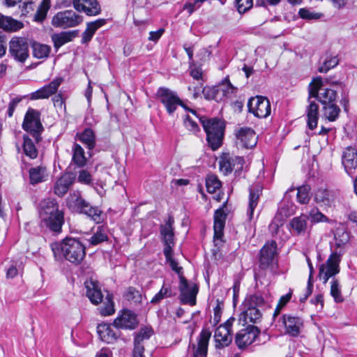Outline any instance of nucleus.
<instances>
[{"label":"nucleus","mask_w":357,"mask_h":357,"mask_svg":"<svg viewBox=\"0 0 357 357\" xmlns=\"http://www.w3.org/2000/svg\"><path fill=\"white\" fill-rule=\"evenodd\" d=\"M323 86L324 81L321 77L314 78L308 87L310 98H316L322 105L335 102L336 91Z\"/></svg>","instance_id":"20e7f679"},{"label":"nucleus","mask_w":357,"mask_h":357,"mask_svg":"<svg viewBox=\"0 0 357 357\" xmlns=\"http://www.w3.org/2000/svg\"><path fill=\"white\" fill-rule=\"evenodd\" d=\"M51 6L50 0H43L36 10L34 15V20L42 22L46 18L48 10Z\"/></svg>","instance_id":"de8ad7c7"},{"label":"nucleus","mask_w":357,"mask_h":357,"mask_svg":"<svg viewBox=\"0 0 357 357\" xmlns=\"http://www.w3.org/2000/svg\"><path fill=\"white\" fill-rule=\"evenodd\" d=\"M82 22V17L73 10H66L56 13L52 20L54 27L67 29L79 25Z\"/></svg>","instance_id":"0eeeda50"},{"label":"nucleus","mask_w":357,"mask_h":357,"mask_svg":"<svg viewBox=\"0 0 357 357\" xmlns=\"http://www.w3.org/2000/svg\"><path fill=\"white\" fill-rule=\"evenodd\" d=\"M278 255L277 243L275 241L267 242L261 249L259 266L261 269L266 270L276 263Z\"/></svg>","instance_id":"9b49d317"},{"label":"nucleus","mask_w":357,"mask_h":357,"mask_svg":"<svg viewBox=\"0 0 357 357\" xmlns=\"http://www.w3.org/2000/svg\"><path fill=\"white\" fill-rule=\"evenodd\" d=\"M174 220L173 217L169 216L165 224L160 226V233L164 243H174V229L173 227Z\"/></svg>","instance_id":"2f4dec72"},{"label":"nucleus","mask_w":357,"mask_h":357,"mask_svg":"<svg viewBox=\"0 0 357 357\" xmlns=\"http://www.w3.org/2000/svg\"><path fill=\"white\" fill-rule=\"evenodd\" d=\"M282 323L284 325L286 333L291 337L298 336L303 326V321L300 317L287 314L282 315Z\"/></svg>","instance_id":"a878e982"},{"label":"nucleus","mask_w":357,"mask_h":357,"mask_svg":"<svg viewBox=\"0 0 357 357\" xmlns=\"http://www.w3.org/2000/svg\"><path fill=\"white\" fill-rule=\"evenodd\" d=\"M123 298L128 301H132L135 303L140 302L141 294L139 291L133 287H129L126 289L123 295Z\"/></svg>","instance_id":"5fc2aeb1"},{"label":"nucleus","mask_w":357,"mask_h":357,"mask_svg":"<svg viewBox=\"0 0 357 357\" xmlns=\"http://www.w3.org/2000/svg\"><path fill=\"white\" fill-rule=\"evenodd\" d=\"M77 181L82 184L93 187L98 193H100L94 186L92 175L86 169H82L79 172Z\"/></svg>","instance_id":"3c124183"},{"label":"nucleus","mask_w":357,"mask_h":357,"mask_svg":"<svg viewBox=\"0 0 357 357\" xmlns=\"http://www.w3.org/2000/svg\"><path fill=\"white\" fill-rule=\"evenodd\" d=\"M228 208L227 203L225 202L221 207L215 210L214 213V241L218 240L222 241L224 236V228L225 226V221L228 215Z\"/></svg>","instance_id":"dca6fc26"},{"label":"nucleus","mask_w":357,"mask_h":357,"mask_svg":"<svg viewBox=\"0 0 357 357\" xmlns=\"http://www.w3.org/2000/svg\"><path fill=\"white\" fill-rule=\"evenodd\" d=\"M167 261L169 262L171 268L178 275L179 280H181V277H184L183 275V268L178 266V263L174 258Z\"/></svg>","instance_id":"338daca9"},{"label":"nucleus","mask_w":357,"mask_h":357,"mask_svg":"<svg viewBox=\"0 0 357 357\" xmlns=\"http://www.w3.org/2000/svg\"><path fill=\"white\" fill-rule=\"evenodd\" d=\"M310 187L309 185H303L298 188L297 200L302 204H307L310 199Z\"/></svg>","instance_id":"8fccbe9b"},{"label":"nucleus","mask_w":357,"mask_h":357,"mask_svg":"<svg viewBox=\"0 0 357 357\" xmlns=\"http://www.w3.org/2000/svg\"><path fill=\"white\" fill-rule=\"evenodd\" d=\"M153 330L148 327L142 328L138 333L135 334L134 347L132 350L133 357H144V347L143 342L149 340L153 335Z\"/></svg>","instance_id":"6ab92c4d"},{"label":"nucleus","mask_w":357,"mask_h":357,"mask_svg":"<svg viewBox=\"0 0 357 357\" xmlns=\"http://www.w3.org/2000/svg\"><path fill=\"white\" fill-rule=\"evenodd\" d=\"M307 102L308 105L305 109L307 125L308 128L312 130L317 126L319 107L314 100H312V98H310V95H308Z\"/></svg>","instance_id":"c756f323"},{"label":"nucleus","mask_w":357,"mask_h":357,"mask_svg":"<svg viewBox=\"0 0 357 357\" xmlns=\"http://www.w3.org/2000/svg\"><path fill=\"white\" fill-rule=\"evenodd\" d=\"M24 97L17 96L13 98L8 104L7 115L8 117H12L17 105L22 100Z\"/></svg>","instance_id":"0e129e2a"},{"label":"nucleus","mask_w":357,"mask_h":357,"mask_svg":"<svg viewBox=\"0 0 357 357\" xmlns=\"http://www.w3.org/2000/svg\"><path fill=\"white\" fill-rule=\"evenodd\" d=\"M84 286L86 289V295L92 303L97 305L102 302L103 296L98 281L87 280L84 282Z\"/></svg>","instance_id":"c85d7f7f"},{"label":"nucleus","mask_w":357,"mask_h":357,"mask_svg":"<svg viewBox=\"0 0 357 357\" xmlns=\"http://www.w3.org/2000/svg\"><path fill=\"white\" fill-rule=\"evenodd\" d=\"M243 306L249 307H256V308H264L266 307H270L268 303L265 301L264 297L258 294H252L246 297L245 299Z\"/></svg>","instance_id":"4c0bfd02"},{"label":"nucleus","mask_w":357,"mask_h":357,"mask_svg":"<svg viewBox=\"0 0 357 357\" xmlns=\"http://www.w3.org/2000/svg\"><path fill=\"white\" fill-rule=\"evenodd\" d=\"M234 321V317H230L215 329L214 339L216 348L221 349L231 344L232 341L231 327Z\"/></svg>","instance_id":"1a4fd4ad"},{"label":"nucleus","mask_w":357,"mask_h":357,"mask_svg":"<svg viewBox=\"0 0 357 357\" xmlns=\"http://www.w3.org/2000/svg\"><path fill=\"white\" fill-rule=\"evenodd\" d=\"M342 163L345 172L352 176L357 168V149L353 146L344 149L342 155Z\"/></svg>","instance_id":"412c9836"},{"label":"nucleus","mask_w":357,"mask_h":357,"mask_svg":"<svg viewBox=\"0 0 357 357\" xmlns=\"http://www.w3.org/2000/svg\"><path fill=\"white\" fill-rule=\"evenodd\" d=\"M62 82L63 78L61 77L54 79L49 84L45 85L38 90L31 93L30 98L31 100L48 98L50 96L54 94L57 91Z\"/></svg>","instance_id":"393cba45"},{"label":"nucleus","mask_w":357,"mask_h":357,"mask_svg":"<svg viewBox=\"0 0 357 357\" xmlns=\"http://www.w3.org/2000/svg\"><path fill=\"white\" fill-rule=\"evenodd\" d=\"M248 107L250 112L259 118H266L271 112L268 99L261 96L250 98L248 102Z\"/></svg>","instance_id":"9d476101"},{"label":"nucleus","mask_w":357,"mask_h":357,"mask_svg":"<svg viewBox=\"0 0 357 357\" xmlns=\"http://www.w3.org/2000/svg\"><path fill=\"white\" fill-rule=\"evenodd\" d=\"M308 217L309 219H310V222L312 223L328 221V218L317 208H314L310 211Z\"/></svg>","instance_id":"4d7b16f0"},{"label":"nucleus","mask_w":357,"mask_h":357,"mask_svg":"<svg viewBox=\"0 0 357 357\" xmlns=\"http://www.w3.org/2000/svg\"><path fill=\"white\" fill-rule=\"evenodd\" d=\"M30 183L35 185L45 181L46 168L43 166L32 167L29 171Z\"/></svg>","instance_id":"58836bf2"},{"label":"nucleus","mask_w":357,"mask_h":357,"mask_svg":"<svg viewBox=\"0 0 357 357\" xmlns=\"http://www.w3.org/2000/svg\"><path fill=\"white\" fill-rule=\"evenodd\" d=\"M239 13H245L253 6L252 0H235Z\"/></svg>","instance_id":"680f3d73"},{"label":"nucleus","mask_w":357,"mask_h":357,"mask_svg":"<svg viewBox=\"0 0 357 357\" xmlns=\"http://www.w3.org/2000/svg\"><path fill=\"white\" fill-rule=\"evenodd\" d=\"M22 128L30 133L36 142L41 140V134L44 128L40 121V112L29 107L24 118Z\"/></svg>","instance_id":"39448f33"},{"label":"nucleus","mask_w":357,"mask_h":357,"mask_svg":"<svg viewBox=\"0 0 357 357\" xmlns=\"http://www.w3.org/2000/svg\"><path fill=\"white\" fill-rule=\"evenodd\" d=\"M55 259L63 257L75 265L80 264L86 257V246L77 238L66 236L60 242L51 244Z\"/></svg>","instance_id":"f257e3e1"},{"label":"nucleus","mask_w":357,"mask_h":357,"mask_svg":"<svg viewBox=\"0 0 357 357\" xmlns=\"http://www.w3.org/2000/svg\"><path fill=\"white\" fill-rule=\"evenodd\" d=\"M322 110L324 117L329 121H335L339 117L340 112V109L335 102L324 105Z\"/></svg>","instance_id":"79ce46f5"},{"label":"nucleus","mask_w":357,"mask_h":357,"mask_svg":"<svg viewBox=\"0 0 357 357\" xmlns=\"http://www.w3.org/2000/svg\"><path fill=\"white\" fill-rule=\"evenodd\" d=\"M314 200L317 203L322 204L325 206H330L333 202V196L328 190L320 188L315 192Z\"/></svg>","instance_id":"37998d69"},{"label":"nucleus","mask_w":357,"mask_h":357,"mask_svg":"<svg viewBox=\"0 0 357 357\" xmlns=\"http://www.w3.org/2000/svg\"><path fill=\"white\" fill-rule=\"evenodd\" d=\"M137 326V315L129 310H123L113 322V326L119 330H134Z\"/></svg>","instance_id":"a211bd4d"},{"label":"nucleus","mask_w":357,"mask_h":357,"mask_svg":"<svg viewBox=\"0 0 357 357\" xmlns=\"http://www.w3.org/2000/svg\"><path fill=\"white\" fill-rule=\"evenodd\" d=\"M23 27L22 22L11 17H0V28L7 31H17Z\"/></svg>","instance_id":"e433bc0d"},{"label":"nucleus","mask_w":357,"mask_h":357,"mask_svg":"<svg viewBox=\"0 0 357 357\" xmlns=\"http://www.w3.org/2000/svg\"><path fill=\"white\" fill-rule=\"evenodd\" d=\"M178 288L181 303L194 306L196 304V296L199 291L198 286L195 284H189L185 277H181Z\"/></svg>","instance_id":"ddd939ff"},{"label":"nucleus","mask_w":357,"mask_h":357,"mask_svg":"<svg viewBox=\"0 0 357 357\" xmlns=\"http://www.w3.org/2000/svg\"><path fill=\"white\" fill-rule=\"evenodd\" d=\"M202 92L204 96V98L207 100H217L218 98V94L220 93V89L218 87H209L205 86L202 88Z\"/></svg>","instance_id":"bf43d9fd"},{"label":"nucleus","mask_w":357,"mask_h":357,"mask_svg":"<svg viewBox=\"0 0 357 357\" xmlns=\"http://www.w3.org/2000/svg\"><path fill=\"white\" fill-rule=\"evenodd\" d=\"M76 31H62L52 35V40L54 47L58 50L64 44L71 41L76 36Z\"/></svg>","instance_id":"f704fd0d"},{"label":"nucleus","mask_w":357,"mask_h":357,"mask_svg":"<svg viewBox=\"0 0 357 357\" xmlns=\"http://www.w3.org/2000/svg\"><path fill=\"white\" fill-rule=\"evenodd\" d=\"M60 211L54 199L47 198L42 200L40 203L39 215L40 218Z\"/></svg>","instance_id":"473e14b6"},{"label":"nucleus","mask_w":357,"mask_h":357,"mask_svg":"<svg viewBox=\"0 0 357 357\" xmlns=\"http://www.w3.org/2000/svg\"><path fill=\"white\" fill-rule=\"evenodd\" d=\"M157 96L169 115H172L176 111L178 106L183 105V102L176 93L167 88H159L157 91Z\"/></svg>","instance_id":"6e6552de"},{"label":"nucleus","mask_w":357,"mask_h":357,"mask_svg":"<svg viewBox=\"0 0 357 357\" xmlns=\"http://www.w3.org/2000/svg\"><path fill=\"white\" fill-rule=\"evenodd\" d=\"M243 165L244 159L242 157L225 153L220 160V169L225 175H228L232 171L241 172Z\"/></svg>","instance_id":"2eb2a0df"},{"label":"nucleus","mask_w":357,"mask_h":357,"mask_svg":"<svg viewBox=\"0 0 357 357\" xmlns=\"http://www.w3.org/2000/svg\"><path fill=\"white\" fill-rule=\"evenodd\" d=\"M107 303L103 307L100 309V314L103 316H109L114 312V302L112 295L107 294L106 296Z\"/></svg>","instance_id":"13d9d810"},{"label":"nucleus","mask_w":357,"mask_h":357,"mask_svg":"<svg viewBox=\"0 0 357 357\" xmlns=\"http://www.w3.org/2000/svg\"><path fill=\"white\" fill-rule=\"evenodd\" d=\"M211 337V332L208 328H203L198 337V344L196 347L195 344H192L193 349L192 357H206L208 354V346L210 338Z\"/></svg>","instance_id":"5701e85b"},{"label":"nucleus","mask_w":357,"mask_h":357,"mask_svg":"<svg viewBox=\"0 0 357 357\" xmlns=\"http://www.w3.org/2000/svg\"><path fill=\"white\" fill-rule=\"evenodd\" d=\"M338 63L339 59L337 56H326L323 64L319 67L318 71L321 73H326L337 66Z\"/></svg>","instance_id":"09e8293b"},{"label":"nucleus","mask_w":357,"mask_h":357,"mask_svg":"<svg viewBox=\"0 0 357 357\" xmlns=\"http://www.w3.org/2000/svg\"><path fill=\"white\" fill-rule=\"evenodd\" d=\"M221 182L215 175H209L206 179V187L209 193H214L221 187Z\"/></svg>","instance_id":"603ef678"},{"label":"nucleus","mask_w":357,"mask_h":357,"mask_svg":"<svg viewBox=\"0 0 357 357\" xmlns=\"http://www.w3.org/2000/svg\"><path fill=\"white\" fill-rule=\"evenodd\" d=\"M10 57L20 63H24L29 56V45L26 38L13 37L9 42Z\"/></svg>","instance_id":"423d86ee"},{"label":"nucleus","mask_w":357,"mask_h":357,"mask_svg":"<svg viewBox=\"0 0 357 357\" xmlns=\"http://www.w3.org/2000/svg\"><path fill=\"white\" fill-rule=\"evenodd\" d=\"M97 333L100 339L107 344L114 343L120 336L119 329H114L112 325L105 323L98 325Z\"/></svg>","instance_id":"bb28decb"},{"label":"nucleus","mask_w":357,"mask_h":357,"mask_svg":"<svg viewBox=\"0 0 357 357\" xmlns=\"http://www.w3.org/2000/svg\"><path fill=\"white\" fill-rule=\"evenodd\" d=\"M249 204L248 209V216L250 220L252 219L255 208L258 204L259 199L261 195V190L259 189H249Z\"/></svg>","instance_id":"a19ab883"},{"label":"nucleus","mask_w":357,"mask_h":357,"mask_svg":"<svg viewBox=\"0 0 357 357\" xmlns=\"http://www.w3.org/2000/svg\"><path fill=\"white\" fill-rule=\"evenodd\" d=\"M75 177L73 174L66 173L63 174L54 184V194L61 197L64 196L75 182Z\"/></svg>","instance_id":"cd10ccee"},{"label":"nucleus","mask_w":357,"mask_h":357,"mask_svg":"<svg viewBox=\"0 0 357 357\" xmlns=\"http://www.w3.org/2000/svg\"><path fill=\"white\" fill-rule=\"evenodd\" d=\"M108 241V236L105 228L98 226L93 236L89 239L91 245H96Z\"/></svg>","instance_id":"c03bdc74"},{"label":"nucleus","mask_w":357,"mask_h":357,"mask_svg":"<svg viewBox=\"0 0 357 357\" xmlns=\"http://www.w3.org/2000/svg\"><path fill=\"white\" fill-rule=\"evenodd\" d=\"M33 56L35 58L41 59L49 56L51 51L50 46L33 41L31 43Z\"/></svg>","instance_id":"ea45409f"},{"label":"nucleus","mask_w":357,"mask_h":357,"mask_svg":"<svg viewBox=\"0 0 357 357\" xmlns=\"http://www.w3.org/2000/svg\"><path fill=\"white\" fill-rule=\"evenodd\" d=\"M282 225H283V222H282V220H280L279 218L275 216L268 226L270 232L273 235L277 234L279 227L280 226H282Z\"/></svg>","instance_id":"69168bd1"},{"label":"nucleus","mask_w":357,"mask_h":357,"mask_svg":"<svg viewBox=\"0 0 357 357\" xmlns=\"http://www.w3.org/2000/svg\"><path fill=\"white\" fill-rule=\"evenodd\" d=\"M220 93L221 92L223 96H229L230 95L236 93V88H235L229 82L228 77L225 78L221 86H218Z\"/></svg>","instance_id":"6e6d98bb"},{"label":"nucleus","mask_w":357,"mask_h":357,"mask_svg":"<svg viewBox=\"0 0 357 357\" xmlns=\"http://www.w3.org/2000/svg\"><path fill=\"white\" fill-rule=\"evenodd\" d=\"M77 138L84 144L88 149L92 150L96 146V135L93 130L91 128H86L82 132L76 135Z\"/></svg>","instance_id":"c9c22d12"},{"label":"nucleus","mask_w":357,"mask_h":357,"mask_svg":"<svg viewBox=\"0 0 357 357\" xmlns=\"http://www.w3.org/2000/svg\"><path fill=\"white\" fill-rule=\"evenodd\" d=\"M309 217L306 214L293 218L289 222V229L293 234L297 236L305 235L308 233L311 226L308 224Z\"/></svg>","instance_id":"b1692460"},{"label":"nucleus","mask_w":357,"mask_h":357,"mask_svg":"<svg viewBox=\"0 0 357 357\" xmlns=\"http://www.w3.org/2000/svg\"><path fill=\"white\" fill-rule=\"evenodd\" d=\"M79 12H84L89 16H95L100 13L101 8L97 0H69Z\"/></svg>","instance_id":"aec40b11"},{"label":"nucleus","mask_w":357,"mask_h":357,"mask_svg":"<svg viewBox=\"0 0 357 357\" xmlns=\"http://www.w3.org/2000/svg\"><path fill=\"white\" fill-rule=\"evenodd\" d=\"M340 255L334 252L330 255L325 264L320 266L319 276L324 283H326L330 278L340 272Z\"/></svg>","instance_id":"f8f14e48"},{"label":"nucleus","mask_w":357,"mask_h":357,"mask_svg":"<svg viewBox=\"0 0 357 357\" xmlns=\"http://www.w3.org/2000/svg\"><path fill=\"white\" fill-rule=\"evenodd\" d=\"M237 139L236 144L245 149H252L257 143V137L253 129L248 127L238 128L235 130Z\"/></svg>","instance_id":"f3484780"},{"label":"nucleus","mask_w":357,"mask_h":357,"mask_svg":"<svg viewBox=\"0 0 357 357\" xmlns=\"http://www.w3.org/2000/svg\"><path fill=\"white\" fill-rule=\"evenodd\" d=\"M72 162L78 168H83L87 162L84 149L78 144L75 143L72 148Z\"/></svg>","instance_id":"72a5a7b5"},{"label":"nucleus","mask_w":357,"mask_h":357,"mask_svg":"<svg viewBox=\"0 0 357 357\" xmlns=\"http://www.w3.org/2000/svg\"><path fill=\"white\" fill-rule=\"evenodd\" d=\"M64 223L63 211L57 212L40 218V225L49 229L50 231L60 233Z\"/></svg>","instance_id":"4be33fe9"},{"label":"nucleus","mask_w":357,"mask_h":357,"mask_svg":"<svg viewBox=\"0 0 357 357\" xmlns=\"http://www.w3.org/2000/svg\"><path fill=\"white\" fill-rule=\"evenodd\" d=\"M173 296L174 294L171 286L164 282L160 290L151 300V303L158 304L164 298H170Z\"/></svg>","instance_id":"a18cd8bd"},{"label":"nucleus","mask_w":357,"mask_h":357,"mask_svg":"<svg viewBox=\"0 0 357 357\" xmlns=\"http://www.w3.org/2000/svg\"><path fill=\"white\" fill-rule=\"evenodd\" d=\"M298 15L302 19L307 20H318L322 16V14L312 12L307 8H301L299 10Z\"/></svg>","instance_id":"052dcab7"},{"label":"nucleus","mask_w":357,"mask_h":357,"mask_svg":"<svg viewBox=\"0 0 357 357\" xmlns=\"http://www.w3.org/2000/svg\"><path fill=\"white\" fill-rule=\"evenodd\" d=\"M259 334L260 330L258 327L248 325L236 334L235 343L238 349H243L250 345Z\"/></svg>","instance_id":"4468645a"},{"label":"nucleus","mask_w":357,"mask_h":357,"mask_svg":"<svg viewBox=\"0 0 357 357\" xmlns=\"http://www.w3.org/2000/svg\"><path fill=\"white\" fill-rule=\"evenodd\" d=\"M280 1L281 0H256V6L263 7L275 6L279 4Z\"/></svg>","instance_id":"774afa93"},{"label":"nucleus","mask_w":357,"mask_h":357,"mask_svg":"<svg viewBox=\"0 0 357 357\" xmlns=\"http://www.w3.org/2000/svg\"><path fill=\"white\" fill-rule=\"evenodd\" d=\"M261 318L262 314L259 308L243 306L239 321H243V324H258L261 321Z\"/></svg>","instance_id":"7c9ffc66"},{"label":"nucleus","mask_w":357,"mask_h":357,"mask_svg":"<svg viewBox=\"0 0 357 357\" xmlns=\"http://www.w3.org/2000/svg\"><path fill=\"white\" fill-rule=\"evenodd\" d=\"M67 206L73 212L85 215L96 223H100L103 220L102 211L98 206H92L84 199L79 190L70 193L67 199Z\"/></svg>","instance_id":"f03ea898"},{"label":"nucleus","mask_w":357,"mask_h":357,"mask_svg":"<svg viewBox=\"0 0 357 357\" xmlns=\"http://www.w3.org/2000/svg\"><path fill=\"white\" fill-rule=\"evenodd\" d=\"M331 295L336 303H342L344 301L343 296L341 294L340 286L337 279L333 278L331 285Z\"/></svg>","instance_id":"864d4df0"},{"label":"nucleus","mask_w":357,"mask_h":357,"mask_svg":"<svg viewBox=\"0 0 357 357\" xmlns=\"http://www.w3.org/2000/svg\"><path fill=\"white\" fill-rule=\"evenodd\" d=\"M23 151L24 154L31 159H35L38 156V150L31 139L27 135L23 136Z\"/></svg>","instance_id":"49530a36"},{"label":"nucleus","mask_w":357,"mask_h":357,"mask_svg":"<svg viewBox=\"0 0 357 357\" xmlns=\"http://www.w3.org/2000/svg\"><path fill=\"white\" fill-rule=\"evenodd\" d=\"M199 121L206 134L208 146L213 150L218 149L222 144L225 123L219 118L199 117Z\"/></svg>","instance_id":"7ed1b4c3"},{"label":"nucleus","mask_w":357,"mask_h":357,"mask_svg":"<svg viewBox=\"0 0 357 357\" xmlns=\"http://www.w3.org/2000/svg\"><path fill=\"white\" fill-rule=\"evenodd\" d=\"M184 126L190 131L197 132L199 131L198 124L189 115H186L184 119Z\"/></svg>","instance_id":"e2e57ef3"}]
</instances>
